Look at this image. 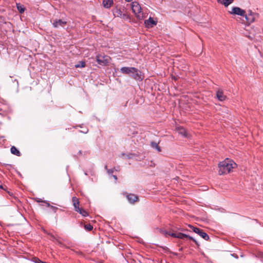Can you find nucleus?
I'll return each instance as SVG.
<instances>
[{
  "label": "nucleus",
  "mask_w": 263,
  "mask_h": 263,
  "mask_svg": "<svg viewBox=\"0 0 263 263\" xmlns=\"http://www.w3.org/2000/svg\"><path fill=\"white\" fill-rule=\"evenodd\" d=\"M16 6H17V9L18 10V11L21 13H22L24 12L25 11V7L22 5H20V4H16Z\"/></svg>",
  "instance_id": "20"
},
{
  "label": "nucleus",
  "mask_w": 263,
  "mask_h": 263,
  "mask_svg": "<svg viewBox=\"0 0 263 263\" xmlns=\"http://www.w3.org/2000/svg\"><path fill=\"white\" fill-rule=\"evenodd\" d=\"M229 13L233 15H238L241 16L245 15L246 11L238 7H234L232 8L231 11H229Z\"/></svg>",
  "instance_id": "8"
},
{
  "label": "nucleus",
  "mask_w": 263,
  "mask_h": 263,
  "mask_svg": "<svg viewBox=\"0 0 263 263\" xmlns=\"http://www.w3.org/2000/svg\"><path fill=\"white\" fill-rule=\"evenodd\" d=\"M217 2L223 5H224L225 7H228L229 5L232 4L234 0H217Z\"/></svg>",
  "instance_id": "15"
},
{
  "label": "nucleus",
  "mask_w": 263,
  "mask_h": 263,
  "mask_svg": "<svg viewBox=\"0 0 263 263\" xmlns=\"http://www.w3.org/2000/svg\"><path fill=\"white\" fill-rule=\"evenodd\" d=\"M177 130L180 135H182V136L184 137H187V134L186 133V131L185 129L181 127H179L177 128Z\"/></svg>",
  "instance_id": "19"
},
{
  "label": "nucleus",
  "mask_w": 263,
  "mask_h": 263,
  "mask_svg": "<svg viewBox=\"0 0 263 263\" xmlns=\"http://www.w3.org/2000/svg\"><path fill=\"white\" fill-rule=\"evenodd\" d=\"M236 166V163L233 160L227 159L219 163V174L222 175L229 173L232 171L233 168H235Z\"/></svg>",
  "instance_id": "1"
},
{
  "label": "nucleus",
  "mask_w": 263,
  "mask_h": 263,
  "mask_svg": "<svg viewBox=\"0 0 263 263\" xmlns=\"http://www.w3.org/2000/svg\"><path fill=\"white\" fill-rule=\"evenodd\" d=\"M112 13L116 17H119L123 18H128V15L127 14L123 13L121 9L117 7L115 8L112 10Z\"/></svg>",
  "instance_id": "7"
},
{
  "label": "nucleus",
  "mask_w": 263,
  "mask_h": 263,
  "mask_svg": "<svg viewBox=\"0 0 263 263\" xmlns=\"http://www.w3.org/2000/svg\"><path fill=\"white\" fill-rule=\"evenodd\" d=\"M120 70L122 73L128 74L130 76L131 73H132L133 71H136V68L124 67L121 68Z\"/></svg>",
  "instance_id": "9"
},
{
  "label": "nucleus",
  "mask_w": 263,
  "mask_h": 263,
  "mask_svg": "<svg viewBox=\"0 0 263 263\" xmlns=\"http://www.w3.org/2000/svg\"><path fill=\"white\" fill-rule=\"evenodd\" d=\"M107 172L108 174H112L113 173V170H108L107 171Z\"/></svg>",
  "instance_id": "27"
},
{
  "label": "nucleus",
  "mask_w": 263,
  "mask_h": 263,
  "mask_svg": "<svg viewBox=\"0 0 263 263\" xmlns=\"http://www.w3.org/2000/svg\"><path fill=\"white\" fill-rule=\"evenodd\" d=\"M130 77H133L134 79L136 80H140L141 79V76L139 73V71L136 68V71H133L132 73L130 74Z\"/></svg>",
  "instance_id": "16"
},
{
  "label": "nucleus",
  "mask_w": 263,
  "mask_h": 263,
  "mask_svg": "<svg viewBox=\"0 0 263 263\" xmlns=\"http://www.w3.org/2000/svg\"><path fill=\"white\" fill-rule=\"evenodd\" d=\"M216 97L220 101L226 100V96L223 95V91L221 90H218L216 92Z\"/></svg>",
  "instance_id": "11"
},
{
  "label": "nucleus",
  "mask_w": 263,
  "mask_h": 263,
  "mask_svg": "<svg viewBox=\"0 0 263 263\" xmlns=\"http://www.w3.org/2000/svg\"><path fill=\"white\" fill-rule=\"evenodd\" d=\"M34 261L35 262V263H40V262H41L42 261L40 260L39 259L37 258H34Z\"/></svg>",
  "instance_id": "26"
},
{
  "label": "nucleus",
  "mask_w": 263,
  "mask_h": 263,
  "mask_svg": "<svg viewBox=\"0 0 263 263\" xmlns=\"http://www.w3.org/2000/svg\"><path fill=\"white\" fill-rule=\"evenodd\" d=\"M132 9L138 19L142 20L145 17L144 13L142 11L141 7L138 3L136 2H133L132 4Z\"/></svg>",
  "instance_id": "2"
},
{
  "label": "nucleus",
  "mask_w": 263,
  "mask_h": 263,
  "mask_svg": "<svg viewBox=\"0 0 263 263\" xmlns=\"http://www.w3.org/2000/svg\"><path fill=\"white\" fill-rule=\"evenodd\" d=\"M96 60L97 62L101 65L106 66L108 65L111 60L109 56L105 55H99L97 56Z\"/></svg>",
  "instance_id": "4"
},
{
  "label": "nucleus",
  "mask_w": 263,
  "mask_h": 263,
  "mask_svg": "<svg viewBox=\"0 0 263 263\" xmlns=\"http://www.w3.org/2000/svg\"><path fill=\"white\" fill-rule=\"evenodd\" d=\"M66 24V22L63 21L61 20H56L53 23V26L55 28H58L60 26H63Z\"/></svg>",
  "instance_id": "13"
},
{
  "label": "nucleus",
  "mask_w": 263,
  "mask_h": 263,
  "mask_svg": "<svg viewBox=\"0 0 263 263\" xmlns=\"http://www.w3.org/2000/svg\"><path fill=\"white\" fill-rule=\"evenodd\" d=\"M85 66V63L83 61L80 62L79 64L75 65L76 68H83Z\"/></svg>",
  "instance_id": "22"
},
{
  "label": "nucleus",
  "mask_w": 263,
  "mask_h": 263,
  "mask_svg": "<svg viewBox=\"0 0 263 263\" xmlns=\"http://www.w3.org/2000/svg\"><path fill=\"white\" fill-rule=\"evenodd\" d=\"M163 234L165 235H168L172 237H175V238H178L180 239H184L185 238H187L191 240H192L193 241H194L197 245H198V246L199 245L198 242L194 238H193L192 237L187 235L185 234H183L181 233H171V232H168L167 231H164Z\"/></svg>",
  "instance_id": "3"
},
{
  "label": "nucleus",
  "mask_w": 263,
  "mask_h": 263,
  "mask_svg": "<svg viewBox=\"0 0 263 263\" xmlns=\"http://www.w3.org/2000/svg\"><path fill=\"white\" fill-rule=\"evenodd\" d=\"M114 179H115L116 180H117V176H114Z\"/></svg>",
  "instance_id": "29"
},
{
  "label": "nucleus",
  "mask_w": 263,
  "mask_h": 263,
  "mask_svg": "<svg viewBox=\"0 0 263 263\" xmlns=\"http://www.w3.org/2000/svg\"><path fill=\"white\" fill-rule=\"evenodd\" d=\"M244 17H245L248 23H252L258 18V15L257 13L252 12L251 11H249L247 14L245 13Z\"/></svg>",
  "instance_id": "6"
},
{
  "label": "nucleus",
  "mask_w": 263,
  "mask_h": 263,
  "mask_svg": "<svg viewBox=\"0 0 263 263\" xmlns=\"http://www.w3.org/2000/svg\"><path fill=\"white\" fill-rule=\"evenodd\" d=\"M144 23L147 27H152L153 26L156 25V22L154 21L151 17L145 20Z\"/></svg>",
  "instance_id": "12"
},
{
  "label": "nucleus",
  "mask_w": 263,
  "mask_h": 263,
  "mask_svg": "<svg viewBox=\"0 0 263 263\" xmlns=\"http://www.w3.org/2000/svg\"><path fill=\"white\" fill-rule=\"evenodd\" d=\"M11 152L12 154L16 155L17 156H20V151L14 146H12L11 148Z\"/></svg>",
  "instance_id": "18"
},
{
  "label": "nucleus",
  "mask_w": 263,
  "mask_h": 263,
  "mask_svg": "<svg viewBox=\"0 0 263 263\" xmlns=\"http://www.w3.org/2000/svg\"><path fill=\"white\" fill-rule=\"evenodd\" d=\"M189 227L192 229L193 232L198 234L200 236L203 238L204 239L207 240L209 239V237L208 234L205 233L202 230L199 228H195L192 226L189 225Z\"/></svg>",
  "instance_id": "5"
},
{
  "label": "nucleus",
  "mask_w": 263,
  "mask_h": 263,
  "mask_svg": "<svg viewBox=\"0 0 263 263\" xmlns=\"http://www.w3.org/2000/svg\"><path fill=\"white\" fill-rule=\"evenodd\" d=\"M81 214L84 217H86L88 215L87 212L84 210L82 212V213Z\"/></svg>",
  "instance_id": "24"
},
{
  "label": "nucleus",
  "mask_w": 263,
  "mask_h": 263,
  "mask_svg": "<svg viewBox=\"0 0 263 263\" xmlns=\"http://www.w3.org/2000/svg\"><path fill=\"white\" fill-rule=\"evenodd\" d=\"M40 263H46V262H44V261H42L41 262H40Z\"/></svg>",
  "instance_id": "30"
},
{
  "label": "nucleus",
  "mask_w": 263,
  "mask_h": 263,
  "mask_svg": "<svg viewBox=\"0 0 263 263\" xmlns=\"http://www.w3.org/2000/svg\"><path fill=\"white\" fill-rule=\"evenodd\" d=\"M127 198L129 202L134 203L138 200V197L134 194H128L127 195Z\"/></svg>",
  "instance_id": "14"
},
{
  "label": "nucleus",
  "mask_w": 263,
  "mask_h": 263,
  "mask_svg": "<svg viewBox=\"0 0 263 263\" xmlns=\"http://www.w3.org/2000/svg\"><path fill=\"white\" fill-rule=\"evenodd\" d=\"M151 146L153 148H156L158 150V151H159V152L161 151L160 147L158 146V145L157 143H156L155 142H151Z\"/></svg>",
  "instance_id": "21"
},
{
  "label": "nucleus",
  "mask_w": 263,
  "mask_h": 263,
  "mask_svg": "<svg viewBox=\"0 0 263 263\" xmlns=\"http://www.w3.org/2000/svg\"><path fill=\"white\" fill-rule=\"evenodd\" d=\"M84 228L87 231H91L93 228L92 226L90 224L85 225Z\"/></svg>",
  "instance_id": "23"
},
{
  "label": "nucleus",
  "mask_w": 263,
  "mask_h": 263,
  "mask_svg": "<svg viewBox=\"0 0 263 263\" xmlns=\"http://www.w3.org/2000/svg\"><path fill=\"white\" fill-rule=\"evenodd\" d=\"M84 210V209L82 208H77V210H76V212L79 213L80 214L82 213V212Z\"/></svg>",
  "instance_id": "25"
},
{
  "label": "nucleus",
  "mask_w": 263,
  "mask_h": 263,
  "mask_svg": "<svg viewBox=\"0 0 263 263\" xmlns=\"http://www.w3.org/2000/svg\"><path fill=\"white\" fill-rule=\"evenodd\" d=\"M126 2H132L133 0H125Z\"/></svg>",
  "instance_id": "28"
},
{
  "label": "nucleus",
  "mask_w": 263,
  "mask_h": 263,
  "mask_svg": "<svg viewBox=\"0 0 263 263\" xmlns=\"http://www.w3.org/2000/svg\"><path fill=\"white\" fill-rule=\"evenodd\" d=\"M113 4V0H103L102 2L103 6L106 9H109Z\"/></svg>",
  "instance_id": "10"
},
{
  "label": "nucleus",
  "mask_w": 263,
  "mask_h": 263,
  "mask_svg": "<svg viewBox=\"0 0 263 263\" xmlns=\"http://www.w3.org/2000/svg\"><path fill=\"white\" fill-rule=\"evenodd\" d=\"M72 200L73 202V205L74 208V210L76 211L77 210V208H79L80 202L79 201L78 198H77L76 197H72Z\"/></svg>",
  "instance_id": "17"
}]
</instances>
